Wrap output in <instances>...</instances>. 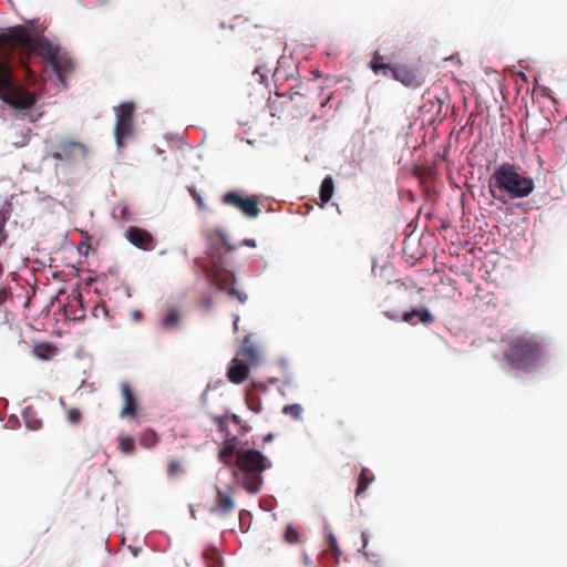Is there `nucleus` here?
Instances as JSON below:
<instances>
[{
	"label": "nucleus",
	"mask_w": 567,
	"mask_h": 567,
	"mask_svg": "<svg viewBox=\"0 0 567 567\" xmlns=\"http://www.w3.org/2000/svg\"><path fill=\"white\" fill-rule=\"evenodd\" d=\"M18 51L20 60L38 55L50 61L58 78H63L73 69L69 59L56 55L52 44L47 39H37L25 25H14L0 33V97L14 109L27 110L35 104V95L14 82L11 60Z\"/></svg>",
	"instance_id": "obj_1"
},
{
	"label": "nucleus",
	"mask_w": 567,
	"mask_h": 567,
	"mask_svg": "<svg viewBox=\"0 0 567 567\" xmlns=\"http://www.w3.org/2000/svg\"><path fill=\"white\" fill-rule=\"evenodd\" d=\"M236 465L243 473L241 486L250 494L260 491L264 480L262 472L271 467V462L255 449L240 450L236 453Z\"/></svg>",
	"instance_id": "obj_2"
},
{
	"label": "nucleus",
	"mask_w": 567,
	"mask_h": 567,
	"mask_svg": "<svg viewBox=\"0 0 567 567\" xmlns=\"http://www.w3.org/2000/svg\"><path fill=\"white\" fill-rule=\"evenodd\" d=\"M543 354L539 341L534 336L524 333L509 339L505 359L513 368L527 371L537 364Z\"/></svg>",
	"instance_id": "obj_3"
},
{
	"label": "nucleus",
	"mask_w": 567,
	"mask_h": 567,
	"mask_svg": "<svg viewBox=\"0 0 567 567\" xmlns=\"http://www.w3.org/2000/svg\"><path fill=\"white\" fill-rule=\"evenodd\" d=\"M492 183L512 198L526 197L534 189L533 179L519 174L518 168L509 163H503L496 168L492 176Z\"/></svg>",
	"instance_id": "obj_4"
},
{
	"label": "nucleus",
	"mask_w": 567,
	"mask_h": 567,
	"mask_svg": "<svg viewBox=\"0 0 567 567\" xmlns=\"http://www.w3.org/2000/svg\"><path fill=\"white\" fill-rule=\"evenodd\" d=\"M374 74L391 75L406 87H419L424 83L423 76L414 69L404 64L383 62V56L375 52L369 64Z\"/></svg>",
	"instance_id": "obj_5"
},
{
	"label": "nucleus",
	"mask_w": 567,
	"mask_h": 567,
	"mask_svg": "<svg viewBox=\"0 0 567 567\" xmlns=\"http://www.w3.org/2000/svg\"><path fill=\"white\" fill-rule=\"evenodd\" d=\"M135 105L132 102H124L115 109L116 122L114 135L118 148L124 146V140L133 133V116Z\"/></svg>",
	"instance_id": "obj_6"
},
{
	"label": "nucleus",
	"mask_w": 567,
	"mask_h": 567,
	"mask_svg": "<svg viewBox=\"0 0 567 567\" xmlns=\"http://www.w3.org/2000/svg\"><path fill=\"white\" fill-rule=\"evenodd\" d=\"M212 281L218 289L227 291L230 297L236 298L240 303L247 301V295L234 287L236 278L231 271L218 269L212 275Z\"/></svg>",
	"instance_id": "obj_7"
},
{
	"label": "nucleus",
	"mask_w": 567,
	"mask_h": 567,
	"mask_svg": "<svg viewBox=\"0 0 567 567\" xmlns=\"http://www.w3.org/2000/svg\"><path fill=\"white\" fill-rule=\"evenodd\" d=\"M221 202L226 205L236 207L249 218H255L260 214V209L252 198L243 197L236 192L225 193Z\"/></svg>",
	"instance_id": "obj_8"
},
{
	"label": "nucleus",
	"mask_w": 567,
	"mask_h": 567,
	"mask_svg": "<svg viewBox=\"0 0 567 567\" xmlns=\"http://www.w3.org/2000/svg\"><path fill=\"white\" fill-rule=\"evenodd\" d=\"M87 156V147L74 141L61 142L56 145V151L52 153V157L58 161H75Z\"/></svg>",
	"instance_id": "obj_9"
},
{
	"label": "nucleus",
	"mask_w": 567,
	"mask_h": 567,
	"mask_svg": "<svg viewBox=\"0 0 567 567\" xmlns=\"http://www.w3.org/2000/svg\"><path fill=\"white\" fill-rule=\"evenodd\" d=\"M125 238L135 247L150 251L156 246L155 237L144 228L130 226L125 231Z\"/></svg>",
	"instance_id": "obj_10"
},
{
	"label": "nucleus",
	"mask_w": 567,
	"mask_h": 567,
	"mask_svg": "<svg viewBox=\"0 0 567 567\" xmlns=\"http://www.w3.org/2000/svg\"><path fill=\"white\" fill-rule=\"evenodd\" d=\"M120 389L124 401V406L120 412L121 417H135L137 415V401L131 385L127 382H122Z\"/></svg>",
	"instance_id": "obj_11"
},
{
	"label": "nucleus",
	"mask_w": 567,
	"mask_h": 567,
	"mask_svg": "<svg viewBox=\"0 0 567 567\" xmlns=\"http://www.w3.org/2000/svg\"><path fill=\"white\" fill-rule=\"evenodd\" d=\"M235 508V502L230 494L224 493L218 486H216V498L215 505L209 509L213 514L225 516L233 512Z\"/></svg>",
	"instance_id": "obj_12"
},
{
	"label": "nucleus",
	"mask_w": 567,
	"mask_h": 567,
	"mask_svg": "<svg viewBox=\"0 0 567 567\" xmlns=\"http://www.w3.org/2000/svg\"><path fill=\"white\" fill-rule=\"evenodd\" d=\"M458 278L451 276L446 271L440 275V282L436 285V292L443 298H453L457 292Z\"/></svg>",
	"instance_id": "obj_13"
},
{
	"label": "nucleus",
	"mask_w": 567,
	"mask_h": 567,
	"mask_svg": "<svg viewBox=\"0 0 567 567\" xmlns=\"http://www.w3.org/2000/svg\"><path fill=\"white\" fill-rule=\"evenodd\" d=\"M249 374V367L241 360L235 358L227 371V378L231 383H243Z\"/></svg>",
	"instance_id": "obj_14"
},
{
	"label": "nucleus",
	"mask_w": 567,
	"mask_h": 567,
	"mask_svg": "<svg viewBox=\"0 0 567 567\" xmlns=\"http://www.w3.org/2000/svg\"><path fill=\"white\" fill-rule=\"evenodd\" d=\"M414 317L417 318L419 322L424 324H429L434 321V317L432 316L427 308L412 309L411 311L405 312L402 319L403 321L413 324Z\"/></svg>",
	"instance_id": "obj_15"
},
{
	"label": "nucleus",
	"mask_w": 567,
	"mask_h": 567,
	"mask_svg": "<svg viewBox=\"0 0 567 567\" xmlns=\"http://www.w3.org/2000/svg\"><path fill=\"white\" fill-rule=\"evenodd\" d=\"M374 475L367 467H362L357 480L355 498L363 496L370 484L374 481Z\"/></svg>",
	"instance_id": "obj_16"
},
{
	"label": "nucleus",
	"mask_w": 567,
	"mask_h": 567,
	"mask_svg": "<svg viewBox=\"0 0 567 567\" xmlns=\"http://www.w3.org/2000/svg\"><path fill=\"white\" fill-rule=\"evenodd\" d=\"M239 354L243 355L246 360H248L251 364L257 363L259 359L258 349L251 342L249 337L244 338Z\"/></svg>",
	"instance_id": "obj_17"
},
{
	"label": "nucleus",
	"mask_w": 567,
	"mask_h": 567,
	"mask_svg": "<svg viewBox=\"0 0 567 567\" xmlns=\"http://www.w3.org/2000/svg\"><path fill=\"white\" fill-rule=\"evenodd\" d=\"M12 204L4 202L0 207V246L8 239L6 224L11 217Z\"/></svg>",
	"instance_id": "obj_18"
},
{
	"label": "nucleus",
	"mask_w": 567,
	"mask_h": 567,
	"mask_svg": "<svg viewBox=\"0 0 567 567\" xmlns=\"http://www.w3.org/2000/svg\"><path fill=\"white\" fill-rule=\"evenodd\" d=\"M236 447H237V437L236 436H233L231 439H226L223 444V447L219 452V455H218L219 461L223 462L224 464L228 465L229 458L233 457V455L238 452V451H236Z\"/></svg>",
	"instance_id": "obj_19"
},
{
	"label": "nucleus",
	"mask_w": 567,
	"mask_h": 567,
	"mask_svg": "<svg viewBox=\"0 0 567 567\" xmlns=\"http://www.w3.org/2000/svg\"><path fill=\"white\" fill-rule=\"evenodd\" d=\"M333 190H334V182H333V178L329 175V176H326L321 183V186H320V199H321V206H323V204H327L333 196Z\"/></svg>",
	"instance_id": "obj_20"
},
{
	"label": "nucleus",
	"mask_w": 567,
	"mask_h": 567,
	"mask_svg": "<svg viewBox=\"0 0 567 567\" xmlns=\"http://www.w3.org/2000/svg\"><path fill=\"white\" fill-rule=\"evenodd\" d=\"M181 320L179 311L176 308H171L163 316L162 324L165 329H176Z\"/></svg>",
	"instance_id": "obj_21"
},
{
	"label": "nucleus",
	"mask_w": 567,
	"mask_h": 567,
	"mask_svg": "<svg viewBox=\"0 0 567 567\" xmlns=\"http://www.w3.org/2000/svg\"><path fill=\"white\" fill-rule=\"evenodd\" d=\"M138 441L143 447L151 449L157 444L158 437L154 431L147 430L140 434Z\"/></svg>",
	"instance_id": "obj_22"
},
{
	"label": "nucleus",
	"mask_w": 567,
	"mask_h": 567,
	"mask_svg": "<svg viewBox=\"0 0 567 567\" xmlns=\"http://www.w3.org/2000/svg\"><path fill=\"white\" fill-rule=\"evenodd\" d=\"M118 445L122 453L131 455L135 451V441L132 436H120Z\"/></svg>",
	"instance_id": "obj_23"
},
{
	"label": "nucleus",
	"mask_w": 567,
	"mask_h": 567,
	"mask_svg": "<svg viewBox=\"0 0 567 567\" xmlns=\"http://www.w3.org/2000/svg\"><path fill=\"white\" fill-rule=\"evenodd\" d=\"M203 556L207 560V567H221L220 555L216 549L207 550Z\"/></svg>",
	"instance_id": "obj_24"
},
{
	"label": "nucleus",
	"mask_w": 567,
	"mask_h": 567,
	"mask_svg": "<svg viewBox=\"0 0 567 567\" xmlns=\"http://www.w3.org/2000/svg\"><path fill=\"white\" fill-rule=\"evenodd\" d=\"M302 406L298 403L287 404L282 408V413L291 416L293 420H299L302 414Z\"/></svg>",
	"instance_id": "obj_25"
},
{
	"label": "nucleus",
	"mask_w": 567,
	"mask_h": 567,
	"mask_svg": "<svg viewBox=\"0 0 567 567\" xmlns=\"http://www.w3.org/2000/svg\"><path fill=\"white\" fill-rule=\"evenodd\" d=\"M285 539L290 544H297L300 540L299 533L296 528L292 526H287L285 530Z\"/></svg>",
	"instance_id": "obj_26"
},
{
	"label": "nucleus",
	"mask_w": 567,
	"mask_h": 567,
	"mask_svg": "<svg viewBox=\"0 0 567 567\" xmlns=\"http://www.w3.org/2000/svg\"><path fill=\"white\" fill-rule=\"evenodd\" d=\"M401 286L404 288L405 291L416 290L419 293H422L425 291L424 287H420L415 280L412 278H406Z\"/></svg>",
	"instance_id": "obj_27"
},
{
	"label": "nucleus",
	"mask_w": 567,
	"mask_h": 567,
	"mask_svg": "<svg viewBox=\"0 0 567 567\" xmlns=\"http://www.w3.org/2000/svg\"><path fill=\"white\" fill-rule=\"evenodd\" d=\"M68 421L72 424H78L82 420V412L79 409H69L66 412Z\"/></svg>",
	"instance_id": "obj_28"
},
{
	"label": "nucleus",
	"mask_w": 567,
	"mask_h": 567,
	"mask_svg": "<svg viewBox=\"0 0 567 567\" xmlns=\"http://www.w3.org/2000/svg\"><path fill=\"white\" fill-rule=\"evenodd\" d=\"M51 350L52 347L48 344H38L33 347V353L41 359H47L49 357L47 352H50Z\"/></svg>",
	"instance_id": "obj_29"
},
{
	"label": "nucleus",
	"mask_w": 567,
	"mask_h": 567,
	"mask_svg": "<svg viewBox=\"0 0 567 567\" xmlns=\"http://www.w3.org/2000/svg\"><path fill=\"white\" fill-rule=\"evenodd\" d=\"M227 420H228L227 415H215V416H213V421L217 425L218 431H220V432H226L227 431V425H226Z\"/></svg>",
	"instance_id": "obj_30"
},
{
	"label": "nucleus",
	"mask_w": 567,
	"mask_h": 567,
	"mask_svg": "<svg viewBox=\"0 0 567 567\" xmlns=\"http://www.w3.org/2000/svg\"><path fill=\"white\" fill-rule=\"evenodd\" d=\"M423 100L431 104V109L436 107L437 113L441 111L442 102L439 99H436V96H431V94L427 92L426 94L423 95Z\"/></svg>",
	"instance_id": "obj_31"
},
{
	"label": "nucleus",
	"mask_w": 567,
	"mask_h": 567,
	"mask_svg": "<svg viewBox=\"0 0 567 567\" xmlns=\"http://www.w3.org/2000/svg\"><path fill=\"white\" fill-rule=\"evenodd\" d=\"M12 297V292L10 288L1 287L0 288V307L10 298Z\"/></svg>",
	"instance_id": "obj_32"
},
{
	"label": "nucleus",
	"mask_w": 567,
	"mask_h": 567,
	"mask_svg": "<svg viewBox=\"0 0 567 567\" xmlns=\"http://www.w3.org/2000/svg\"><path fill=\"white\" fill-rule=\"evenodd\" d=\"M328 543H329V549L333 551L336 555L340 554V549L337 544V539L332 534H329L328 536Z\"/></svg>",
	"instance_id": "obj_33"
},
{
	"label": "nucleus",
	"mask_w": 567,
	"mask_h": 567,
	"mask_svg": "<svg viewBox=\"0 0 567 567\" xmlns=\"http://www.w3.org/2000/svg\"><path fill=\"white\" fill-rule=\"evenodd\" d=\"M189 193H190L192 197L195 199V202L197 203L198 207L204 208L205 204H204V200H203V197L200 196V194L194 187L189 188Z\"/></svg>",
	"instance_id": "obj_34"
},
{
	"label": "nucleus",
	"mask_w": 567,
	"mask_h": 567,
	"mask_svg": "<svg viewBox=\"0 0 567 567\" xmlns=\"http://www.w3.org/2000/svg\"><path fill=\"white\" fill-rule=\"evenodd\" d=\"M181 471V463L177 461H171L167 466V472L169 475H175Z\"/></svg>",
	"instance_id": "obj_35"
},
{
	"label": "nucleus",
	"mask_w": 567,
	"mask_h": 567,
	"mask_svg": "<svg viewBox=\"0 0 567 567\" xmlns=\"http://www.w3.org/2000/svg\"><path fill=\"white\" fill-rule=\"evenodd\" d=\"M446 272H449L451 276L457 278L458 277V267H457V265L450 262L447 265V271Z\"/></svg>",
	"instance_id": "obj_36"
},
{
	"label": "nucleus",
	"mask_w": 567,
	"mask_h": 567,
	"mask_svg": "<svg viewBox=\"0 0 567 567\" xmlns=\"http://www.w3.org/2000/svg\"><path fill=\"white\" fill-rule=\"evenodd\" d=\"M458 251H460V246L452 244L450 247V254L458 256Z\"/></svg>",
	"instance_id": "obj_37"
},
{
	"label": "nucleus",
	"mask_w": 567,
	"mask_h": 567,
	"mask_svg": "<svg viewBox=\"0 0 567 567\" xmlns=\"http://www.w3.org/2000/svg\"><path fill=\"white\" fill-rule=\"evenodd\" d=\"M42 422L40 420L34 421L33 423H29L28 426L32 430H38L41 427Z\"/></svg>",
	"instance_id": "obj_38"
},
{
	"label": "nucleus",
	"mask_w": 567,
	"mask_h": 567,
	"mask_svg": "<svg viewBox=\"0 0 567 567\" xmlns=\"http://www.w3.org/2000/svg\"><path fill=\"white\" fill-rule=\"evenodd\" d=\"M449 179H450L451 184H452L454 187H456V188H458V187H460V185H458V183L456 182V179H455V177H454V175H453V173H452V172L449 174Z\"/></svg>",
	"instance_id": "obj_39"
},
{
	"label": "nucleus",
	"mask_w": 567,
	"mask_h": 567,
	"mask_svg": "<svg viewBox=\"0 0 567 567\" xmlns=\"http://www.w3.org/2000/svg\"><path fill=\"white\" fill-rule=\"evenodd\" d=\"M228 420H230L235 424H239L240 423V417L238 415H236V414H231L230 416H228Z\"/></svg>",
	"instance_id": "obj_40"
},
{
	"label": "nucleus",
	"mask_w": 567,
	"mask_h": 567,
	"mask_svg": "<svg viewBox=\"0 0 567 567\" xmlns=\"http://www.w3.org/2000/svg\"><path fill=\"white\" fill-rule=\"evenodd\" d=\"M244 245L248 247H256V241L254 239H245Z\"/></svg>",
	"instance_id": "obj_41"
},
{
	"label": "nucleus",
	"mask_w": 567,
	"mask_h": 567,
	"mask_svg": "<svg viewBox=\"0 0 567 567\" xmlns=\"http://www.w3.org/2000/svg\"><path fill=\"white\" fill-rule=\"evenodd\" d=\"M130 550H131L132 555H133L134 557H136V556L140 554L141 548L130 547Z\"/></svg>",
	"instance_id": "obj_42"
},
{
	"label": "nucleus",
	"mask_w": 567,
	"mask_h": 567,
	"mask_svg": "<svg viewBox=\"0 0 567 567\" xmlns=\"http://www.w3.org/2000/svg\"><path fill=\"white\" fill-rule=\"evenodd\" d=\"M238 322H239V316L235 315L234 316V329H235V331H237V329H238Z\"/></svg>",
	"instance_id": "obj_43"
},
{
	"label": "nucleus",
	"mask_w": 567,
	"mask_h": 567,
	"mask_svg": "<svg viewBox=\"0 0 567 567\" xmlns=\"http://www.w3.org/2000/svg\"><path fill=\"white\" fill-rule=\"evenodd\" d=\"M274 439V434L272 433H268L265 437H264V442H270L272 441Z\"/></svg>",
	"instance_id": "obj_44"
},
{
	"label": "nucleus",
	"mask_w": 567,
	"mask_h": 567,
	"mask_svg": "<svg viewBox=\"0 0 567 567\" xmlns=\"http://www.w3.org/2000/svg\"><path fill=\"white\" fill-rule=\"evenodd\" d=\"M426 106H427V105H426V103H423V104L420 106L421 111H422V112H425V111H430V110H431V109L426 110Z\"/></svg>",
	"instance_id": "obj_45"
},
{
	"label": "nucleus",
	"mask_w": 567,
	"mask_h": 567,
	"mask_svg": "<svg viewBox=\"0 0 567 567\" xmlns=\"http://www.w3.org/2000/svg\"><path fill=\"white\" fill-rule=\"evenodd\" d=\"M303 561H305V564H309L310 563V559H309L307 554H303Z\"/></svg>",
	"instance_id": "obj_46"
},
{
	"label": "nucleus",
	"mask_w": 567,
	"mask_h": 567,
	"mask_svg": "<svg viewBox=\"0 0 567 567\" xmlns=\"http://www.w3.org/2000/svg\"><path fill=\"white\" fill-rule=\"evenodd\" d=\"M254 74H260V68L257 66L255 70H254Z\"/></svg>",
	"instance_id": "obj_47"
},
{
	"label": "nucleus",
	"mask_w": 567,
	"mask_h": 567,
	"mask_svg": "<svg viewBox=\"0 0 567 567\" xmlns=\"http://www.w3.org/2000/svg\"><path fill=\"white\" fill-rule=\"evenodd\" d=\"M468 246H471V244L468 241L463 243V249L467 248Z\"/></svg>",
	"instance_id": "obj_48"
},
{
	"label": "nucleus",
	"mask_w": 567,
	"mask_h": 567,
	"mask_svg": "<svg viewBox=\"0 0 567 567\" xmlns=\"http://www.w3.org/2000/svg\"><path fill=\"white\" fill-rule=\"evenodd\" d=\"M2 272H3V266H2V264L0 262V276L2 275Z\"/></svg>",
	"instance_id": "obj_49"
}]
</instances>
